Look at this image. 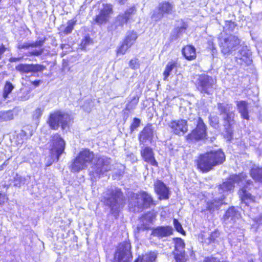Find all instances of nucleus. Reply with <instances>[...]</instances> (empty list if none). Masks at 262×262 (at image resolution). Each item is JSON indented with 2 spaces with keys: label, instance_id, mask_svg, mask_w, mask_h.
<instances>
[{
  "label": "nucleus",
  "instance_id": "58",
  "mask_svg": "<svg viewBox=\"0 0 262 262\" xmlns=\"http://www.w3.org/2000/svg\"><path fill=\"white\" fill-rule=\"evenodd\" d=\"M188 250H189V251L190 256L193 257L194 254L193 251L192 250V247H191L190 249H188Z\"/></svg>",
  "mask_w": 262,
  "mask_h": 262
},
{
  "label": "nucleus",
  "instance_id": "17",
  "mask_svg": "<svg viewBox=\"0 0 262 262\" xmlns=\"http://www.w3.org/2000/svg\"><path fill=\"white\" fill-rule=\"evenodd\" d=\"M187 121L185 120L173 121L170 123V127L173 133L178 135H183L188 130Z\"/></svg>",
  "mask_w": 262,
  "mask_h": 262
},
{
  "label": "nucleus",
  "instance_id": "5",
  "mask_svg": "<svg viewBox=\"0 0 262 262\" xmlns=\"http://www.w3.org/2000/svg\"><path fill=\"white\" fill-rule=\"evenodd\" d=\"M65 148V142L59 135L56 134L51 137L49 143L50 160L47 166H50L53 162H57Z\"/></svg>",
  "mask_w": 262,
  "mask_h": 262
},
{
  "label": "nucleus",
  "instance_id": "19",
  "mask_svg": "<svg viewBox=\"0 0 262 262\" xmlns=\"http://www.w3.org/2000/svg\"><path fill=\"white\" fill-rule=\"evenodd\" d=\"M141 155L144 160L152 166H158V162L154 157L152 149L149 147L143 148L141 151Z\"/></svg>",
  "mask_w": 262,
  "mask_h": 262
},
{
  "label": "nucleus",
  "instance_id": "46",
  "mask_svg": "<svg viewBox=\"0 0 262 262\" xmlns=\"http://www.w3.org/2000/svg\"><path fill=\"white\" fill-rule=\"evenodd\" d=\"M91 39L89 37H85L81 42L82 49H85L86 47L90 43Z\"/></svg>",
  "mask_w": 262,
  "mask_h": 262
},
{
  "label": "nucleus",
  "instance_id": "62",
  "mask_svg": "<svg viewBox=\"0 0 262 262\" xmlns=\"http://www.w3.org/2000/svg\"><path fill=\"white\" fill-rule=\"evenodd\" d=\"M214 118H215V116H211V117H210L209 119H210V120H212L213 119H215Z\"/></svg>",
  "mask_w": 262,
  "mask_h": 262
},
{
  "label": "nucleus",
  "instance_id": "14",
  "mask_svg": "<svg viewBox=\"0 0 262 262\" xmlns=\"http://www.w3.org/2000/svg\"><path fill=\"white\" fill-rule=\"evenodd\" d=\"M64 116H50L48 123L53 129H57L61 125L62 129H65L68 126V122L64 119Z\"/></svg>",
  "mask_w": 262,
  "mask_h": 262
},
{
  "label": "nucleus",
  "instance_id": "42",
  "mask_svg": "<svg viewBox=\"0 0 262 262\" xmlns=\"http://www.w3.org/2000/svg\"><path fill=\"white\" fill-rule=\"evenodd\" d=\"M43 51H44L43 49H40L39 50H34L32 51L27 52L26 54V55L28 56H38L41 55L43 53Z\"/></svg>",
  "mask_w": 262,
  "mask_h": 262
},
{
  "label": "nucleus",
  "instance_id": "48",
  "mask_svg": "<svg viewBox=\"0 0 262 262\" xmlns=\"http://www.w3.org/2000/svg\"><path fill=\"white\" fill-rule=\"evenodd\" d=\"M13 119L12 116H0V122Z\"/></svg>",
  "mask_w": 262,
  "mask_h": 262
},
{
  "label": "nucleus",
  "instance_id": "49",
  "mask_svg": "<svg viewBox=\"0 0 262 262\" xmlns=\"http://www.w3.org/2000/svg\"><path fill=\"white\" fill-rule=\"evenodd\" d=\"M29 47H31V43L27 42H25L23 44H19L18 46V48L19 49H28Z\"/></svg>",
  "mask_w": 262,
  "mask_h": 262
},
{
  "label": "nucleus",
  "instance_id": "51",
  "mask_svg": "<svg viewBox=\"0 0 262 262\" xmlns=\"http://www.w3.org/2000/svg\"><path fill=\"white\" fill-rule=\"evenodd\" d=\"M7 48L4 46H0V60L2 59L4 53L6 52Z\"/></svg>",
  "mask_w": 262,
  "mask_h": 262
},
{
  "label": "nucleus",
  "instance_id": "15",
  "mask_svg": "<svg viewBox=\"0 0 262 262\" xmlns=\"http://www.w3.org/2000/svg\"><path fill=\"white\" fill-rule=\"evenodd\" d=\"M155 190L160 200H167L169 196V188L161 181L157 180L154 184Z\"/></svg>",
  "mask_w": 262,
  "mask_h": 262
},
{
  "label": "nucleus",
  "instance_id": "55",
  "mask_svg": "<svg viewBox=\"0 0 262 262\" xmlns=\"http://www.w3.org/2000/svg\"><path fill=\"white\" fill-rule=\"evenodd\" d=\"M226 132L227 134L226 138L228 141H230L232 138V133L230 130H227Z\"/></svg>",
  "mask_w": 262,
  "mask_h": 262
},
{
  "label": "nucleus",
  "instance_id": "6",
  "mask_svg": "<svg viewBox=\"0 0 262 262\" xmlns=\"http://www.w3.org/2000/svg\"><path fill=\"white\" fill-rule=\"evenodd\" d=\"M240 42L238 37L233 35H227L219 39V46L224 55L232 53L238 48Z\"/></svg>",
  "mask_w": 262,
  "mask_h": 262
},
{
  "label": "nucleus",
  "instance_id": "11",
  "mask_svg": "<svg viewBox=\"0 0 262 262\" xmlns=\"http://www.w3.org/2000/svg\"><path fill=\"white\" fill-rule=\"evenodd\" d=\"M129 243L120 244L115 253L113 262H129L130 259L132 258Z\"/></svg>",
  "mask_w": 262,
  "mask_h": 262
},
{
  "label": "nucleus",
  "instance_id": "60",
  "mask_svg": "<svg viewBox=\"0 0 262 262\" xmlns=\"http://www.w3.org/2000/svg\"><path fill=\"white\" fill-rule=\"evenodd\" d=\"M243 116V119H246V120H248L249 119V116L245 115V116Z\"/></svg>",
  "mask_w": 262,
  "mask_h": 262
},
{
  "label": "nucleus",
  "instance_id": "37",
  "mask_svg": "<svg viewBox=\"0 0 262 262\" xmlns=\"http://www.w3.org/2000/svg\"><path fill=\"white\" fill-rule=\"evenodd\" d=\"M174 259L176 262H184L185 260V251L173 252Z\"/></svg>",
  "mask_w": 262,
  "mask_h": 262
},
{
  "label": "nucleus",
  "instance_id": "9",
  "mask_svg": "<svg viewBox=\"0 0 262 262\" xmlns=\"http://www.w3.org/2000/svg\"><path fill=\"white\" fill-rule=\"evenodd\" d=\"M136 12L135 7L127 9L123 13H120L115 19V22L111 25L110 30L112 32H118L122 30L124 24L130 19L132 16Z\"/></svg>",
  "mask_w": 262,
  "mask_h": 262
},
{
  "label": "nucleus",
  "instance_id": "61",
  "mask_svg": "<svg viewBox=\"0 0 262 262\" xmlns=\"http://www.w3.org/2000/svg\"><path fill=\"white\" fill-rule=\"evenodd\" d=\"M50 115H52V114H51ZM55 115H63L62 112H60V111H58V112H57V113L55 114Z\"/></svg>",
  "mask_w": 262,
  "mask_h": 262
},
{
  "label": "nucleus",
  "instance_id": "28",
  "mask_svg": "<svg viewBox=\"0 0 262 262\" xmlns=\"http://www.w3.org/2000/svg\"><path fill=\"white\" fill-rule=\"evenodd\" d=\"M174 243V252H181L185 251V243L184 241L179 237L174 238L173 239Z\"/></svg>",
  "mask_w": 262,
  "mask_h": 262
},
{
  "label": "nucleus",
  "instance_id": "26",
  "mask_svg": "<svg viewBox=\"0 0 262 262\" xmlns=\"http://www.w3.org/2000/svg\"><path fill=\"white\" fill-rule=\"evenodd\" d=\"M240 214L234 207L230 208L226 212L225 217L226 220L235 221L236 219H238Z\"/></svg>",
  "mask_w": 262,
  "mask_h": 262
},
{
  "label": "nucleus",
  "instance_id": "13",
  "mask_svg": "<svg viewBox=\"0 0 262 262\" xmlns=\"http://www.w3.org/2000/svg\"><path fill=\"white\" fill-rule=\"evenodd\" d=\"M45 68L44 66L38 64H19L15 67L17 71L25 73L41 72Z\"/></svg>",
  "mask_w": 262,
  "mask_h": 262
},
{
  "label": "nucleus",
  "instance_id": "45",
  "mask_svg": "<svg viewBox=\"0 0 262 262\" xmlns=\"http://www.w3.org/2000/svg\"><path fill=\"white\" fill-rule=\"evenodd\" d=\"M46 40V38H45L43 39H40L39 40L36 41L34 42L31 43V47H42L44 44Z\"/></svg>",
  "mask_w": 262,
  "mask_h": 262
},
{
  "label": "nucleus",
  "instance_id": "30",
  "mask_svg": "<svg viewBox=\"0 0 262 262\" xmlns=\"http://www.w3.org/2000/svg\"><path fill=\"white\" fill-rule=\"evenodd\" d=\"M137 37L138 36L136 32H128L127 33L126 37L124 41L126 43H128L130 46H132L135 43Z\"/></svg>",
  "mask_w": 262,
  "mask_h": 262
},
{
  "label": "nucleus",
  "instance_id": "16",
  "mask_svg": "<svg viewBox=\"0 0 262 262\" xmlns=\"http://www.w3.org/2000/svg\"><path fill=\"white\" fill-rule=\"evenodd\" d=\"M129 207L130 210L134 212H140L145 209L143 201L139 198V193L133 194L129 201Z\"/></svg>",
  "mask_w": 262,
  "mask_h": 262
},
{
  "label": "nucleus",
  "instance_id": "3",
  "mask_svg": "<svg viewBox=\"0 0 262 262\" xmlns=\"http://www.w3.org/2000/svg\"><path fill=\"white\" fill-rule=\"evenodd\" d=\"M225 160L224 153L221 149L207 152L199 157L198 168L203 172H207L213 167L222 164Z\"/></svg>",
  "mask_w": 262,
  "mask_h": 262
},
{
  "label": "nucleus",
  "instance_id": "2",
  "mask_svg": "<svg viewBox=\"0 0 262 262\" xmlns=\"http://www.w3.org/2000/svg\"><path fill=\"white\" fill-rule=\"evenodd\" d=\"M246 175L245 173H241L238 174H233L230 176L229 178L222 184L220 185L219 189L223 191L231 190L234 187L235 184H244L246 183V185L239 190L238 193L241 201L243 203L247 205L250 202L253 201V196L247 191V188H250L251 181H246Z\"/></svg>",
  "mask_w": 262,
  "mask_h": 262
},
{
  "label": "nucleus",
  "instance_id": "59",
  "mask_svg": "<svg viewBox=\"0 0 262 262\" xmlns=\"http://www.w3.org/2000/svg\"><path fill=\"white\" fill-rule=\"evenodd\" d=\"M119 3L121 4H124L127 0H118Z\"/></svg>",
  "mask_w": 262,
  "mask_h": 262
},
{
  "label": "nucleus",
  "instance_id": "32",
  "mask_svg": "<svg viewBox=\"0 0 262 262\" xmlns=\"http://www.w3.org/2000/svg\"><path fill=\"white\" fill-rule=\"evenodd\" d=\"M218 108L221 114L230 115L232 107L228 104L220 103L218 104Z\"/></svg>",
  "mask_w": 262,
  "mask_h": 262
},
{
  "label": "nucleus",
  "instance_id": "24",
  "mask_svg": "<svg viewBox=\"0 0 262 262\" xmlns=\"http://www.w3.org/2000/svg\"><path fill=\"white\" fill-rule=\"evenodd\" d=\"M182 54L186 59L191 60L195 58V49L192 46H187L182 50Z\"/></svg>",
  "mask_w": 262,
  "mask_h": 262
},
{
  "label": "nucleus",
  "instance_id": "1",
  "mask_svg": "<svg viewBox=\"0 0 262 262\" xmlns=\"http://www.w3.org/2000/svg\"><path fill=\"white\" fill-rule=\"evenodd\" d=\"M91 163L93 165L89 169V173L93 181L112 169L110 158L105 157L95 158L93 152L86 149L81 151L73 161L70 167L71 171L79 172L86 168Z\"/></svg>",
  "mask_w": 262,
  "mask_h": 262
},
{
  "label": "nucleus",
  "instance_id": "20",
  "mask_svg": "<svg viewBox=\"0 0 262 262\" xmlns=\"http://www.w3.org/2000/svg\"><path fill=\"white\" fill-rule=\"evenodd\" d=\"M177 69L178 64L176 62L172 61L168 62L163 72L164 80H167V78L169 76L176 74L177 72Z\"/></svg>",
  "mask_w": 262,
  "mask_h": 262
},
{
  "label": "nucleus",
  "instance_id": "36",
  "mask_svg": "<svg viewBox=\"0 0 262 262\" xmlns=\"http://www.w3.org/2000/svg\"><path fill=\"white\" fill-rule=\"evenodd\" d=\"M14 86L10 82L7 81L4 86V92H3V97L5 98H6L8 95L10 94L12 90L13 89Z\"/></svg>",
  "mask_w": 262,
  "mask_h": 262
},
{
  "label": "nucleus",
  "instance_id": "47",
  "mask_svg": "<svg viewBox=\"0 0 262 262\" xmlns=\"http://www.w3.org/2000/svg\"><path fill=\"white\" fill-rule=\"evenodd\" d=\"M129 66L130 68L133 69H136L138 68V64L137 63V59H134L130 60L129 63Z\"/></svg>",
  "mask_w": 262,
  "mask_h": 262
},
{
  "label": "nucleus",
  "instance_id": "8",
  "mask_svg": "<svg viewBox=\"0 0 262 262\" xmlns=\"http://www.w3.org/2000/svg\"><path fill=\"white\" fill-rule=\"evenodd\" d=\"M174 4L173 2L163 1L158 4L151 17L156 21L161 20L165 15H171L175 12Z\"/></svg>",
  "mask_w": 262,
  "mask_h": 262
},
{
  "label": "nucleus",
  "instance_id": "22",
  "mask_svg": "<svg viewBox=\"0 0 262 262\" xmlns=\"http://www.w3.org/2000/svg\"><path fill=\"white\" fill-rule=\"evenodd\" d=\"M153 136V130L150 126H146L144 127L141 132L139 136L140 142L144 144L147 141L151 139Z\"/></svg>",
  "mask_w": 262,
  "mask_h": 262
},
{
  "label": "nucleus",
  "instance_id": "57",
  "mask_svg": "<svg viewBox=\"0 0 262 262\" xmlns=\"http://www.w3.org/2000/svg\"><path fill=\"white\" fill-rule=\"evenodd\" d=\"M186 27L184 26L181 27L180 28H178L176 29V31H177L178 33H181L183 30H184L186 29Z\"/></svg>",
  "mask_w": 262,
  "mask_h": 262
},
{
  "label": "nucleus",
  "instance_id": "39",
  "mask_svg": "<svg viewBox=\"0 0 262 262\" xmlns=\"http://www.w3.org/2000/svg\"><path fill=\"white\" fill-rule=\"evenodd\" d=\"M108 19H109L107 18L106 16L99 12V14L96 16L95 20L96 23L101 25L106 23L108 20Z\"/></svg>",
  "mask_w": 262,
  "mask_h": 262
},
{
  "label": "nucleus",
  "instance_id": "50",
  "mask_svg": "<svg viewBox=\"0 0 262 262\" xmlns=\"http://www.w3.org/2000/svg\"><path fill=\"white\" fill-rule=\"evenodd\" d=\"M203 262H220L219 260L214 257H206Z\"/></svg>",
  "mask_w": 262,
  "mask_h": 262
},
{
  "label": "nucleus",
  "instance_id": "18",
  "mask_svg": "<svg viewBox=\"0 0 262 262\" xmlns=\"http://www.w3.org/2000/svg\"><path fill=\"white\" fill-rule=\"evenodd\" d=\"M173 229L171 227L158 226L152 229L151 235L158 238H163L167 237L172 234Z\"/></svg>",
  "mask_w": 262,
  "mask_h": 262
},
{
  "label": "nucleus",
  "instance_id": "35",
  "mask_svg": "<svg viewBox=\"0 0 262 262\" xmlns=\"http://www.w3.org/2000/svg\"><path fill=\"white\" fill-rule=\"evenodd\" d=\"M76 21L74 19L69 20L67 23V26L64 28L63 33L66 35H68L71 33L74 29V26L76 24Z\"/></svg>",
  "mask_w": 262,
  "mask_h": 262
},
{
  "label": "nucleus",
  "instance_id": "12",
  "mask_svg": "<svg viewBox=\"0 0 262 262\" xmlns=\"http://www.w3.org/2000/svg\"><path fill=\"white\" fill-rule=\"evenodd\" d=\"M236 62L239 64H249L251 62V52L247 46H243L235 55Z\"/></svg>",
  "mask_w": 262,
  "mask_h": 262
},
{
  "label": "nucleus",
  "instance_id": "7",
  "mask_svg": "<svg viewBox=\"0 0 262 262\" xmlns=\"http://www.w3.org/2000/svg\"><path fill=\"white\" fill-rule=\"evenodd\" d=\"M216 79L206 74H201L198 76L195 85L198 90L201 93L211 94L213 93Z\"/></svg>",
  "mask_w": 262,
  "mask_h": 262
},
{
  "label": "nucleus",
  "instance_id": "38",
  "mask_svg": "<svg viewBox=\"0 0 262 262\" xmlns=\"http://www.w3.org/2000/svg\"><path fill=\"white\" fill-rule=\"evenodd\" d=\"M25 178L17 175L14 178V186L17 187H20L21 185L25 183Z\"/></svg>",
  "mask_w": 262,
  "mask_h": 262
},
{
  "label": "nucleus",
  "instance_id": "29",
  "mask_svg": "<svg viewBox=\"0 0 262 262\" xmlns=\"http://www.w3.org/2000/svg\"><path fill=\"white\" fill-rule=\"evenodd\" d=\"M223 199L219 200L218 201L214 200L210 202L207 203V209L210 211H214L216 210H218L221 205L223 204Z\"/></svg>",
  "mask_w": 262,
  "mask_h": 262
},
{
  "label": "nucleus",
  "instance_id": "10",
  "mask_svg": "<svg viewBox=\"0 0 262 262\" xmlns=\"http://www.w3.org/2000/svg\"><path fill=\"white\" fill-rule=\"evenodd\" d=\"M196 123V128L186 136V140L188 141H198L206 137V126L203 120L200 118H195L194 119V124Z\"/></svg>",
  "mask_w": 262,
  "mask_h": 262
},
{
  "label": "nucleus",
  "instance_id": "27",
  "mask_svg": "<svg viewBox=\"0 0 262 262\" xmlns=\"http://www.w3.org/2000/svg\"><path fill=\"white\" fill-rule=\"evenodd\" d=\"M250 173L254 180L256 181L262 182V168H252Z\"/></svg>",
  "mask_w": 262,
  "mask_h": 262
},
{
  "label": "nucleus",
  "instance_id": "53",
  "mask_svg": "<svg viewBox=\"0 0 262 262\" xmlns=\"http://www.w3.org/2000/svg\"><path fill=\"white\" fill-rule=\"evenodd\" d=\"M23 59V57H11L9 59V61L11 62H16L20 61Z\"/></svg>",
  "mask_w": 262,
  "mask_h": 262
},
{
  "label": "nucleus",
  "instance_id": "23",
  "mask_svg": "<svg viewBox=\"0 0 262 262\" xmlns=\"http://www.w3.org/2000/svg\"><path fill=\"white\" fill-rule=\"evenodd\" d=\"M158 253L156 251H150L145 253L142 256H139L134 262H155Z\"/></svg>",
  "mask_w": 262,
  "mask_h": 262
},
{
  "label": "nucleus",
  "instance_id": "25",
  "mask_svg": "<svg viewBox=\"0 0 262 262\" xmlns=\"http://www.w3.org/2000/svg\"><path fill=\"white\" fill-rule=\"evenodd\" d=\"M139 198L141 201H143L145 208H147L151 205H155L151 196L146 192L140 193Z\"/></svg>",
  "mask_w": 262,
  "mask_h": 262
},
{
  "label": "nucleus",
  "instance_id": "40",
  "mask_svg": "<svg viewBox=\"0 0 262 262\" xmlns=\"http://www.w3.org/2000/svg\"><path fill=\"white\" fill-rule=\"evenodd\" d=\"M131 47L132 46L129 45L128 43H126L125 42L123 41L122 44L119 47L117 50V54H124L127 50Z\"/></svg>",
  "mask_w": 262,
  "mask_h": 262
},
{
  "label": "nucleus",
  "instance_id": "52",
  "mask_svg": "<svg viewBox=\"0 0 262 262\" xmlns=\"http://www.w3.org/2000/svg\"><path fill=\"white\" fill-rule=\"evenodd\" d=\"M6 199V195L0 192V205L3 204Z\"/></svg>",
  "mask_w": 262,
  "mask_h": 262
},
{
  "label": "nucleus",
  "instance_id": "41",
  "mask_svg": "<svg viewBox=\"0 0 262 262\" xmlns=\"http://www.w3.org/2000/svg\"><path fill=\"white\" fill-rule=\"evenodd\" d=\"M173 225L176 230L181 233L182 234H185V231L183 229V227L181 223L176 219L173 220Z\"/></svg>",
  "mask_w": 262,
  "mask_h": 262
},
{
  "label": "nucleus",
  "instance_id": "44",
  "mask_svg": "<svg viewBox=\"0 0 262 262\" xmlns=\"http://www.w3.org/2000/svg\"><path fill=\"white\" fill-rule=\"evenodd\" d=\"M140 123V120L137 118H135L133 120V122L130 125L131 132H133L136 128H137Z\"/></svg>",
  "mask_w": 262,
  "mask_h": 262
},
{
  "label": "nucleus",
  "instance_id": "43",
  "mask_svg": "<svg viewBox=\"0 0 262 262\" xmlns=\"http://www.w3.org/2000/svg\"><path fill=\"white\" fill-rule=\"evenodd\" d=\"M219 235L220 233L218 231H215L214 232H212L208 238L209 243H214L216 241V238L219 236Z\"/></svg>",
  "mask_w": 262,
  "mask_h": 262
},
{
  "label": "nucleus",
  "instance_id": "54",
  "mask_svg": "<svg viewBox=\"0 0 262 262\" xmlns=\"http://www.w3.org/2000/svg\"><path fill=\"white\" fill-rule=\"evenodd\" d=\"M43 107L37 108L35 111L36 115H41L43 112Z\"/></svg>",
  "mask_w": 262,
  "mask_h": 262
},
{
  "label": "nucleus",
  "instance_id": "56",
  "mask_svg": "<svg viewBox=\"0 0 262 262\" xmlns=\"http://www.w3.org/2000/svg\"><path fill=\"white\" fill-rule=\"evenodd\" d=\"M41 80H35L34 81L32 82V83L35 86H38L39 85V84L41 83Z\"/></svg>",
  "mask_w": 262,
  "mask_h": 262
},
{
  "label": "nucleus",
  "instance_id": "34",
  "mask_svg": "<svg viewBox=\"0 0 262 262\" xmlns=\"http://www.w3.org/2000/svg\"><path fill=\"white\" fill-rule=\"evenodd\" d=\"M239 113L241 115H248L247 103L244 101L238 102L237 104Z\"/></svg>",
  "mask_w": 262,
  "mask_h": 262
},
{
  "label": "nucleus",
  "instance_id": "63",
  "mask_svg": "<svg viewBox=\"0 0 262 262\" xmlns=\"http://www.w3.org/2000/svg\"><path fill=\"white\" fill-rule=\"evenodd\" d=\"M250 262H253V261H252V260H251V261H250Z\"/></svg>",
  "mask_w": 262,
  "mask_h": 262
},
{
  "label": "nucleus",
  "instance_id": "21",
  "mask_svg": "<svg viewBox=\"0 0 262 262\" xmlns=\"http://www.w3.org/2000/svg\"><path fill=\"white\" fill-rule=\"evenodd\" d=\"M139 96L137 93L133 92L127 98L126 110L129 111L134 110L139 101Z\"/></svg>",
  "mask_w": 262,
  "mask_h": 262
},
{
  "label": "nucleus",
  "instance_id": "33",
  "mask_svg": "<svg viewBox=\"0 0 262 262\" xmlns=\"http://www.w3.org/2000/svg\"><path fill=\"white\" fill-rule=\"evenodd\" d=\"M140 220V224L137 226V228L139 230H146L149 228V224H148L149 221L147 220L146 216L141 217Z\"/></svg>",
  "mask_w": 262,
  "mask_h": 262
},
{
  "label": "nucleus",
  "instance_id": "4",
  "mask_svg": "<svg viewBox=\"0 0 262 262\" xmlns=\"http://www.w3.org/2000/svg\"><path fill=\"white\" fill-rule=\"evenodd\" d=\"M103 194L105 204L110 207L112 213L117 215L123 202L121 189L116 187L111 188Z\"/></svg>",
  "mask_w": 262,
  "mask_h": 262
},
{
  "label": "nucleus",
  "instance_id": "31",
  "mask_svg": "<svg viewBox=\"0 0 262 262\" xmlns=\"http://www.w3.org/2000/svg\"><path fill=\"white\" fill-rule=\"evenodd\" d=\"M100 12L109 19L110 15L113 13V6L110 4H103Z\"/></svg>",
  "mask_w": 262,
  "mask_h": 262
}]
</instances>
